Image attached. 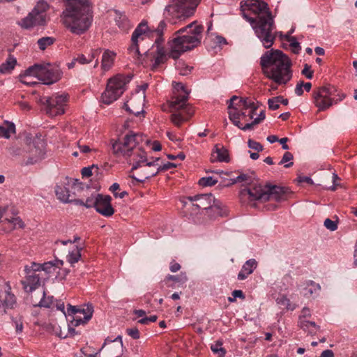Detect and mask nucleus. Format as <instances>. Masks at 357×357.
Wrapping results in <instances>:
<instances>
[{"instance_id":"f257e3e1","label":"nucleus","mask_w":357,"mask_h":357,"mask_svg":"<svg viewBox=\"0 0 357 357\" xmlns=\"http://www.w3.org/2000/svg\"><path fill=\"white\" fill-rule=\"evenodd\" d=\"M243 17L250 22L265 48L271 47L275 36L274 20L268 4L262 0H248L241 6Z\"/></svg>"},{"instance_id":"f03ea898","label":"nucleus","mask_w":357,"mask_h":357,"mask_svg":"<svg viewBox=\"0 0 357 357\" xmlns=\"http://www.w3.org/2000/svg\"><path fill=\"white\" fill-rule=\"evenodd\" d=\"M68 5L61 15V21L71 33L81 35L90 27L93 16L87 0H66Z\"/></svg>"},{"instance_id":"7ed1b4c3","label":"nucleus","mask_w":357,"mask_h":357,"mask_svg":"<svg viewBox=\"0 0 357 357\" xmlns=\"http://www.w3.org/2000/svg\"><path fill=\"white\" fill-rule=\"evenodd\" d=\"M260 64L264 74L278 84H286L292 77L290 59L282 52H266L261 57Z\"/></svg>"},{"instance_id":"20e7f679","label":"nucleus","mask_w":357,"mask_h":357,"mask_svg":"<svg viewBox=\"0 0 357 357\" xmlns=\"http://www.w3.org/2000/svg\"><path fill=\"white\" fill-rule=\"evenodd\" d=\"M203 31L204 26L197 21H193L176 31L169 42V56L177 59L183 52L197 47L201 43Z\"/></svg>"},{"instance_id":"39448f33","label":"nucleus","mask_w":357,"mask_h":357,"mask_svg":"<svg viewBox=\"0 0 357 357\" xmlns=\"http://www.w3.org/2000/svg\"><path fill=\"white\" fill-rule=\"evenodd\" d=\"M173 95L168 102L169 112H172L171 121L177 127L193 115L194 109L188 103L189 91L181 82H173Z\"/></svg>"},{"instance_id":"423d86ee","label":"nucleus","mask_w":357,"mask_h":357,"mask_svg":"<svg viewBox=\"0 0 357 357\" xmlns=\"http://www.w3.org/2000/svg\"><path fill=\"white\" fill-rule=\"evenodd\" d=\"M200 0H171L165 6L164 16L173 24H181L192 16Z\"/></svg>"},{"instance_id":"0eeeda50","label":"nucleus","mask_w":357,"mask_h":357,"mask_svg":"<svg viewBox=\"0 0 357 357\" xmlns=\"http://www.w3.org/2000/svg\"><path fill=\"white\" fill-rule=\"evenodd\" d=\"M130 160L132 162V177L139 182L142 183L145 180L156 176L160 172V158H155L149 161L144 150H137L136 158Z\"/></svg>"},{"instance_id":"6e6552de","label":"nucleus","mask_w":357,"mask_h":357,"mask_svg":"<svg viewBox=\"0 0 357 357\" xmlns=\"http://www.w3.org/2000/svg\"><path fill=\"white\" fill-rule=\"evenodd\" d=\"M257 109V107L252 100L248 98L238 99L236 96H233L229 100L228 106L229 118L239 129L245 131L241 120L247 121V117L252 119Z\"/></svg>"},{"instance_id":"1a4fd4ad","label":"nucleus","mask_w":357,"mask_h":357,"mask_svg":"<svg viewBox=\"0 0 357 357\" xmlns=\"http://www.w3.org/2000/svg\"><path fill=\"white\" fill-rule=\"evenodd\" d=\"M54 306L63 313L73 326L86 324L91 319L93 312V307L90 304L83 307H77L69 304L66 310L63 302L54 303Z\"/></svg>"},{"instance_id":"9d476101","label":"nucleus","mask_w":357,"mask_h":357,"mask_svg":"<svg viewBox=\"0 0 357 357\" xmlns=\"http://www.w3.org/2000/svg\"><path fill=\"white\" fill-rule=\"evenodd\" d=\"M345 96L333 86H324L313 91L314 104L319 111L328 109L333 105L341 102Z\"/></svg>"},{"instance_id":"9b49d317","label":"nucleus","mask_w":357,"mask_h":357,"mask_svg":"<svg viewBox=\"0 0 357 357\" xmlns=\"http://www.w3.org/2000/svg\"><path fill=\"white\" fill-rule=\"evenodd\" d=\"M144 141V137L139 133L130 132L127 134L122 140H119L113 143V153L117 156L125 158H136V151L142 150L138 147L140 143Z\"/></svg>"},{"instance_id":"f8f14e48","label":"nucleus","mask_w":357,"mask_h":357,"mask_svg":"<svg viewBox=\"0 0 357 357\" xmlns=\"http://www.w3.org/2000/svg\"><path fill=\"white\" fill-rule=\"evenodd\" d=\"M132 77L130 75L118 74L110 78L107 82L106 89L101 96L102 102L109 105L116 100L126 91L127 84Z\"/></svg>"},{"instance_id":"ddd939ff","label":"nucleus","mask_w":357,"mask_h":357,"mask_svg":"<svg viewBox=\"0 0 357 357\" xmlns=\"http://www.w3.org/2000/svg\"><path fill=\"white\" fill-rule=\"evenodd\" d=\"M26 75L25 78L33 76L45 84H52L61 78L59 69L50 63L35 64L29 67L26 70Z\"/></svg>"},{"instance_id":"4468645a","label":"nucleus","mask_w":357,"mask_h":357,"mask_svg":"<svg viewBox=\"0 0 357 357\" xmlns=\"http://www.w3.org/2000/svg\"><path fill=\"white\" fill-rule=\"evenodd\" d=\"M186 212L190 215L197 214L201 211L218 206L212 194H199L183 197L181 200Z\"/></svg>"},{"instance_id":"2eb2a0df","label":"nucleus","mask_w":357,"mask_h":357,"mask_svg":"<svg viewBox=\"0 0 357 357\" xmlns=\"http://www.w3.org/2000/svg\"><path fill=\"white\" fill-rule=\"evenodd\" d=\"M49 5L45 1H39L28 15L22 19L18 24L23 29H29L36 26H43L48 21L47 11Z\"/></svg>"},{"instance_id":"dca6fc26","label":"nucleus","mask_w":357,"mask_h":357,"mask_svg":"<svg viewBox=\"0 0 357 357\" xmlns=\"http://www.w3.org/2000/svg\"><path fill=\"white\" fill-rule=\"evenodd\" d=\"M69 97L67 94H54L52 96H43L40 98L43 109L51 117L65 113Z\"/></svg>"},{"instance_id":"f3484780","label":"nucleus","mask_w":357,"mask_h":357,"mask_svg":"<svg viewBox=\"0 0 357 357\" xmlns=\"http://www.w3.org/2000/svg\"><path fill=\"white\" fill-rule=\"evenodd\" d=\"M149 29L145 21L141 22L135 29L131 38V45L128 51L131 57L138 63H142V54L139 51L140 43L144 40H149Z\"/></svg>"},{"instance_id":"a211bd4d","label":"nucleus","mask_w":357,"mask_h":357,"mask_svg":"<svg viewBox=\"0 0 357 357\" xmlns=\"http://www.w3.org/2000/svg\"><path fill=\"white\" fill-rule=\"evenodd\" d=\"M80 189L79 185L72 178L66 177L55 187V193L57 198L64 203L73 202L76 197L75 192Z\"/></svg>"},{"instance_id":"6ab92c4d","label":"nucleus","mask_w":357,"mask_h":357,"mask_svg":"<svg viewBox=\"0 0 357 357\" xmlns=\"http://www.w3.org/2000/svg\"><path fill=\"white\" fill-rule=\"evenodd\" d=\"M268 185H262L259 183H253L248 188L241 190V199L243 201H268L267 195Z\"/></svg>"},{"instance_id":"aec40b11","label":"nucleus","mask_w":357,"mask_h":357,"mask_svg":"<svg viewBox=\"0 0 357 357\" xmlns=\"http://www.w3.org/2000/svg\"><path fill=\"white\" fill-rule=\"evenodd\" d=\"M147 87V84L142 85V89L143 92L142 94H139L138 92L136 95L132 96L126 104H125V107L126 109L129 110L131 113L134 114L137 116H139L144 112L143 105L144 99L145 98L144 92Z\"/></svg>"},{"instance_id":"412c9836","label":"nucleus","mask_w":357,"mask_h":357,"mask_svg":"<svg viewBox=\"0 0 357 357\" xmlns=\"http://www.w3.org/2000/svg\"><path fill=\"white\" fill-rule=\"evenodd\" d=\"M162 40L160 38H158L155 40V44L153 45V50L151 52L144 50V54H146V56L149 54H153L152 60L153 61V63L152 66L153 69H155L160 66L161 63H165L167 59L166 51L163 46L161 45V42Z\"/></svg>"},{"instance_id":"4be33fe9","label":"nucleus","mask_w":357,"mask_h":357,"mask_svg":"<svg viewBox=\"0 0 357 357\" xmlns=\"http://www.w3.org/2000/svg\"><path fill=\"white\" fill-rule=\"evenodd\" d=\"M112 197L109 195H96V211L105 217H110L114 213V209L111 204Z\"/></svg>"},{"instance_id":"5701e85b","label":"nucleus","mask_w":357,"mask_h":357,"mask_svg":"<svg viewBox=\"0 0 357 357\" xmlns=\"http://www.w3.org/2000/svg\"><path fill=\"white\" fill-rule=\"evenodd\" d=\"M266 190L268 200L278 202L288 199L291 195V191L288 188L278 185H268Z\"/></svg>"},{"instance_id":"b1692460","label":"nucleus","mask_w":357,"mask_h":357,"mask_svg":"<svg viewBox=\"0 0 357 357\" xmlns=\"http://www.w3.org/2000/svg\"><path fill=\"white\" fill-rule=\"evenodd\" d=\"M27 165H33L41 161L45 155L43 143L38 142L30 144L27 152Z\"/></svg>"},{"instance_id":"393cba45","label":"nucleus","mask_w":357,"mask_h":357,"mask_svg":"<svg viewBox=\"0 0 357 357\" xmlns=\"http://www.w3.org/2000/svg\"><path fill=\"white\" fill-rule=\"evenodd\" d=\"M300 293L306 298L317 297L321 290L319 284L316 283L313 280H305L298 285Z\"/></svg>"},{"instance_id":"a878e982","label":"nucleus","mask_w":357,"mask_h":357,"mask_svg":"<svg viewBox=\"0 0 357 357\" xmlns=\"http://www.w3.org/2000/svg\"><path fill=\"white\" fill-rule=\"evenodd\" d=\"M26 277L23 281L24 288L26 291H32L40 285V276L36 273H32L31 271H25Z\"/></svg>"},{"instance_id":"bb28decb","label":"nucleus","mask_w":357,"mask_h":357,"mask_svg":"<svg viewBox=\"0 0 357 357\" xmlns=\"http://www.w3.org/2000/svg\"><path fill=\"white\" fill-rule=\"evenodd\" d=\"M123 346L122 337L121 335H118L114 340H111L109 337L107 338L101 348V350L108 351H114V354H116L123 349Z\"/></svg>"},{"instance_id":"cd10ccee","label":"nucleus","mask_w":357,"mask_h":357,"mask_svg":"<svg viewBox=\"0 0 357 357\" xmlns=\"http://www.w3.org/2000/svg\"><path fill=\"white\" fill-rule=\"evenodd\" d=\"M114 13V20L116 24L119 26V28L121 30H122L123 31H127L132 26L129 19L125 15V13L118 10H115Z\"/></svg>"},{"instance_id":"c85d7f7f","label":"nucleus","mask_w":357,"mask_h":357,"mask_svg":"<svg viewBox=\"0 0 357 357\" xmlns=\"http://www.w3.org/2000/svg\"><path fill=\"white\" fill-rule=\"evenodd\" d=\"M257 262L255 259H251L243 265L241 271L238 274V279L239 280H243L248 278L249 275L252 273L254 270L257 268Z\"/></svg>"},{"instance_id":"c756f323","label":"nucleus","mask_w":357,"mask_h":357,"mask_svg":"<svg viewBox=\"0 0 357 357\" xmlns=\"http://www.w3.org/2000/svg\"><path fill=\"white\" fill-rule=\"evenodd\" d=\"M211 161H218V162H229V153L228 151L224 148L223 146L219 147L218 145H215V149L212 153L211 155Z\"/></svg>"},{"instance_id":"7c9ffc66","label":"nucleus","mask_w":357,"mask_h":357,"mask_svg":"<svg viewBox=\"0 0 357 357\" xmlns=\"http://www.w3.org/2000/svg\"><path fill=\"white\" fill-rule=\"evenodd\" d=\"M275 302L278 307L282 310L293 311L296 308V305L292 303L284 294L279 295L277 297Z\"/></svg>"},{"instance_id":"2f4dec72","label":"nucleus","mask_w":357,"mask_h":357,"mask_svg":"<svg viewBox=\"0 0 357 357\" xmlns=\"http://www.w3.org/2000/svg\"><path fill=\"white\" fill-rule=\"evenodd\" d=\"M115 56L116 54L109 50L104 52L101 61V68L104 71H107L112 67Z\"/></svg>"},{"instance_id":"473e14b6","label":"nucleus","mask_w":357,"mask_h":357,"mask_svg":"<svg viewBox=\"0 0 357 357\" xmlns=\"http://www.w3.org/2000/svg\"><path fill=\"white\" fill-rule=\"evenodd\" d=\"M298 325L301 328L307 332L310 335L315 334L319 329V326L314 321L301 318L298 320Z\"/></svg>"},{"instance_id":"72a5a7b5","label":"nucleus","mask_w":357,"mask_h":357,"mask_svg":"<svg viewBox=\"0 0 357 357\" xmlns=\"http://www.w3.org/2000/svg\"><path fill=\"white\" fill-rule=\"evenodd\" d=\"M3 289L4 291L3 303L6 307H12L15 303V296L11 293V287L9 282H5Z\"/></svg>"},{"instance_id":"f704fd0d","label":"nucleus","mask_w":357,"mask_h":357,"mask_svg":"<svg viewBox=\"0 0 357 357\" xmlns=\"http://www.w3.org/2000/svg\"><path fill=\"white\" fill-rule=\"evenodd\" d=\"M17 64L16 59L10 55L5 62L0 65V73L8 74L10 73L11 71L15 68Z\"/></svg>"},{"instance_id":"c9c22d12","label":"nucleus","mask_w":357,"mask_h":357,"mask_svg":"<svg viewBox=\"0 0 357 357\" xmlns=\"http://www.w3.org/2000/svg\"><path fill=\"white\" fill-rule=\"evenodd\" d=\"M15 132V126L13 123L6 122L3 125H0V137L9 139L11 134Z\"/></svg>"},{"instance_id":"e433bc0d","label":"nucleus","mask_w":357,"mask_h":357,"mask_svg":"<svg viewBox=\"0 0 357 357\" xmlns=\"http://www.w3.org/2000/svg\"><path fill=\"white\" fill-rule=\"evenodd\" d=\"M82 248L76 246L73 250L69 252L67 255V261L73 266L77 263L81 258Z\"/></svg>"},{"instance_id":"4c0bfd02","label":"nucleus","mask_w":357,"mask_h":357,"mask_svg":"<svg viewBox=\"0 0 357 357\" xmlns=\"http://www.w3.org/2000/svg\"><path fill=\"white\" fill-rule=\"evenodd\" d=\"M282 38L287 40L289 43V47L292 52L294 54H298L301 47L300 43L297 41L296 38L294 36H291L289 35H284Z\"/></svg>"},{"instance_id":"58836bf2","label":"nucleus","mask_w":357,"mask_h":357,"mask_svg":"<svg viewBox=\"0 0 357 357\" xmlns=\"http://www.w3.org/2000/svg\"><path fill=\"white\" fill-rule=\"evenodd\" d=\"M73 202L75 203L76 204L84 206L86 208H95L96 204V195H91L87 197L85 201L82 199L75 198Z\"/></svg>"},{"instance_id":"ea45409f","label":"nucleus","mask_w":357,"mask_h":357,"mask_svg":"<svg viewBox=\"0 0 357 357\" xmlns=\"http://www.w3.org/2000/svg\"><path fill=\"white\" fill-rule=\"evenodd\" d=\"M55 40V38L53 37L46 36L38 39L37 44L40 50H45L49 46L53 45Z\"/></svg>"},{"instance_id":"a19ab883","label":"nucleus","mask_w":357,"mask_h":357,"mask_svg":"<svg viewBox=\"0 0 357 357\" xmlns=\"http://www.w3.org/2000/svg\"><path fill=\"white\" fill-rule=\"evenodd\" d=\"M165 280L167 282L169 281V280H172L175 282H178V283L183 284V283H185L188 280V277H187L185 273H181L178 275H168L166 277Z\"/></svg>"},{"instance_id":"79ce46f5","label":"nucleus","mask_w":357,"mask_h":357,"mask_svg":"<svg viewBox=\"0 0 357 357\" xmlns=\"http://www.w3.org/2000/svg\"><path fill=\"white\" fill-rule=\"evenodd\" d=\"M43 297L39 303L40 307H44L47 308L54 307V300L53 296H45V291L43 292Z\"/></svg>"},{"instance_id":"37998d69","label":"nucleus","mask_w":357,"mask_h":357,"mask_svg":"<svg viewBox=\"0 0 357 357\" xmlns=\"http://www.w3.org/2000/svg\"><path fill=\"white\" fill-rule=\"evenodd\" d=\"M265 112L264 110L261 111L258 115V117L254 119V120L251 123H246L244 126L243 129L245 130H251L253 128L254 126L259 124L261 121H262L265 119Z\"/></svg>"},{"instance_id":"c03bdc74","label":"nucleus","mask_w":357,"mask_h":357,"mask_svg":"<svg viewBox=\"0 0 357 357\" xmlns=\"http://www.w3.org/2000/svg\"><path fill=\"white\" fill-rule=\"evenodd\" d=\"M293 155L290 152H285L282 158V160L279 162V165L284 164V167L289 168L293 165V162H291L293 159Z\"/></svg>"},{"instance_id":"a18cd8bd","label":"nucleus","mask_w":357,"mask_h":357,"mask_svg":"<svg viewBox=\"0 0 357 357\" xmlns=\"http://www.w3.org/2000/svg\"><path fill=\"white\" fill-rule=\"evenodd\" d=\"M217 180L214 179L212 176L203 177L199 179V184L202 186H212L216 184Z\"/></svg>"},{"instance_id":"49530a36","label":"nucleus","mask_w":357,"mask_h":357,"mask_svg":"<svg viewBox=\"0 0 357 357\" xmlns=\"http://www.w3.org/2000/svg\"><path fill=\"white\" fill-rule=\"evenodd\" d=\"M211 349L214 354L219 355V357H225V351L222 347V344L216 342L211 346Z\"/></svg>"},{"instance_id":"de8ad7c7","label":"nucleus","mask_w":357,"mask_h":357,"mask_svg":"<svg viewBox=\"0 0 357 357\" xmlns=\"http://www.w3.org/2000/svg\"><path fill=\"white\" fill-rule=\"evenodd\" d=\"M176 68L179 70V73L181 75H187L192 70L191 67L185 66V64L181 61L177 63Z\"/></svg>"},{"instance_id":"09e8293b","label":"nucleus","mask_w":357,"mask_h":357,"mask_svg":"<svg viewBox=\"0 0 357 357\" xmlns=\"http://www.w3.org/2000/svg\"><path fill=\"white\" fill-rule=\"evenodd\" d=\"M324 225L330 231H335L337 229V222L327 218L324 220Z\"/></svg>"},{"instance_id":"8fccbe9b","label":"nucleus","mask_w":357,"mask_h":357,"mask_svg":"<svg viewBox=\"0 0 357 357\" xmlns=\"http://www.w3.org/2000/svg\"><path fill=\"white\" fill-rule=\"evenodd\" d=\"M280 98H273L268 100V108L272 110L278 109L280 107Z\"/></svg>"},{"instance_id":"3c124183","label":"nucleus","mask_w":357,"mask_h":357,"mask_svg":"<svg viewBox=\"0 0 357 357\" xmlns=\"http://www.w3.org/2000/svg\"><path fill=\"white\" fill-rule=\"evenodd\" d=\"M13 326H15V331L17 334L22 333L23 331V322L20 318L15 319L13 320Z\"/></svg>"},{"instance_id":"603ef678","label":"nucleus","mask_w":357,"mask_h":357,"mask_svg":"<svg viewBox=\"0 0 357 357\" xmlns=\"http://www.w3.org/2000/svg\"><path fill=\"white\" fill-rule=\"evenodd\" d=\"M42 269V264L31 263L30 266H26L24 267V271H31L32 273H36L37 271H40Z\"/></svg>"},{"instance_id":"864d4df0","label":"nucleus","mask_w":357,"mask_h":357,"mask_svg":"<svg viewBox=\"0 0 357 357\" xmlns=\"http://www.w3.org/2000/svg\"><path fill=\"white\" fill-rule=\"evenodd\" d=\"M6 220L9 222H11L12 224H13L15 227H18V228H24V222L19 217L13 218L11 219H6Z\"/></svg>"},{"instance_id":"5fc2aeb1","label":"nucleus","mask_w":357,"mask_h":357,"mask_svg":"<svg viewBox=\"0 0 357 357\" xmlns=\"http://www.w3.org/2000/svg\"><path fill=\"white\" fill-rule=\"evenodd\" d=\"M93 169H98V167L97 166H95L94 165H93L91 167H84L82 169V175L83 177H90L91 176H92L93 173H92V170Z\"/></svg>"},{"instance_id":"6e6d98bb","label":"nucleus","mask_w":357,"mask_h":357,"mask_svg":"<svg viewBox=\"0 0 357 357\" xmlns=\"http://www.w3.org/2000/svg\"><path fill=\"white\" fill-rule=\"evenodd\" d=\"M248 144L249 148L255 151H261L263 150V146L261 145V144L252 139H249Z\"/></svg>"},{"instance_id":"4d7b16f0","label":"nucleus","mask_w":357,"mask_h":357,"mask_svg":"<svg viewBox=\"0 0 357 357\" xmlns=\"http://www.w3.org/2000/svg\"><path fill=\"white\" fill-rule=\"evenodd\" d=\"M157 319H158V317L156 315H151L149 317H144L142 318L141 319H139L138 321V322L143 325H147L151 322L156 321Z\"/></svg>"},{"instance_id":"13d9d810","label":"nucleus","mask_w":357,"mask_h":357,"mask_svg":"<svg viewBox=\"0 0 357 357\" xmlns=\"http://www.w3.org/2000/svg\"><path fill=\"white\" fill-rule=\"evenodd\" d=\"M126 333L128 335H130L131 337H132L135 340L139 339L140 337L139 331L137 328H127Z\"/></svg>"},{"instance_id":"bf43d9fd","label":"nucleus","mask_w":357,"mask_h":357,"mask_svg":"<svg viewBox=\"0 0 357 357\" xmlns=\"http://www.w3.org/2000/svg\"><path fill=\"white\" fill-rule=\"evenodd\" d=\"M303 75L305 76L307 79H312L313 77V71L311 70V66L308 64L304 66L301 71Z\"/></svg>"},{"instance_id":"052dcab7","label":"nucleus","mask_w":357,"mask_h":357,"mask_svg":"<svg viewBox=\"0 0 357 357\" xmlns=\"http://www.w3.org/2000/svg\"><path fill=\"white\" fill-rule=\"evenodd\" d=\"M55 264L52 261L45 262L42 264L41 271H44L45 272H50L52 268H54Z\"/></svg>"},{"instance_id":"680f3d73","label":"nucleus","mask_w":357,"mask_h":357,"mask_svg":"<svg viewBox=\"0 0 357 357\" xmlns=\"http://www.w3.org/2000/svg\"><path fill=\"white\" fill-rule=\"evenodd\" d=\"M232 296H234L233 298H229V301L231 302L234 301L236 298H245V296L241 290H234L232 292Z\"/></svg>"},{"instance_id":"e2e57ef3","label":"nucleus","mask_w":357,"mask_h":357,"mask_svg":"<svg viewBox=\"0 0 357 357\" xmlns=\"http://www.w3.org/2000/svg\"><path fill=\"white\" fill-rule=\"evenodd\" d=\"M100 48L92 50L91 54L88 56L89 59H90V62H91L95 58L98 57L100 55Z\"/></svg>"},{"instance_id":"0e129e2a","label":"nucleus","mask_w":357,"mask_h":357,"mask_svg":"<svg viewBox=\"0 0 357 357\" xmlns=\"http://www.w3.org/2000/svg\"><path fill=\"white\" fill-rule=\"evenodd\" d=\"M176 167V165L174 164V163H172V162H167V163H165L163 165H161L159 163V167H160V171H165V170H167V169H169L172 167Z\"/></svg>"},{"instance_id":"69168bd1","label":"nucleus","mask_w":357,"mask_h":357,"mask_svg":"<svg viewBox=\"0 0 357 357\" xmlns=\"http://www.w3.org/2000/svg\"><path fill=\"white\" fill-rule=\"evenodd\" d=\"M213 40H214V43L219 46L225 45L227 43L226 39L220 36H215L213 38Z\"/></svg>"},{"instance_id":"338daca9","label":"nucleus","mask_w":357,"mask_h":357,"mask_svg":"<svg viewBox=\"0 0 357 357\" xmlns=\"http://www.w3.org/2000/svg\"><path fill=\"white\" fill-rule=\"evenodd\" d=\"M9 153L13 156L22 155V151L16 146H13L9 148Z\"/></svg>"},{"instance_id":"774afa93","label":"nucleus","mask_w":357,"mask_h":357,"mask_svg":"<svg viewBox=\"0 0 357 357\" xmlns=\"http://www.w3.org/2000/svg\"><path fill=\"white\" fill-rule=\"evenodd\" d=\"M76 61L80 64H86L90 63V59L86 58L84 54H79L76 57Z\"/></svg>"}]
</instances>
